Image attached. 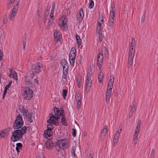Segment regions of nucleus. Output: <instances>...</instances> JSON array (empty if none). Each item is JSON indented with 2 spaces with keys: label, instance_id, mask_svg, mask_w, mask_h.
<instances>
[{
  "label": "nucleus",
  "instance_id": "6e6d98bb",
  "mask_svg": "<svg viewBox=\"0 0 158 158\" xmlns=\"http://www.w3.org/2000/svg\"><path fill=\"white\" fill-rule=\"evenodd\" d=\"M72 131V135L73 137H75L76 136V130L75 129L73 128Z\"/></svg>",
  "mask_w": 158,
  "mask_h": 158
},
{
  "label": "nucleus",
  "instance_id": "ea45409f",
  "mask_svg": "<svg viewBox=\"0 0 158 158\" xmlns=\"http://www.w3.org/2000/svg\"><path fill=\"white\" fill-rule=\"evenodd\" d=\"M89 8L90 9H92L94 7V2L92 0H89Z\"/></svg>",
  "mask_w": 158,
  "mask_h": 158
},
{
  "label": "nucleus",
  "instance_id": "f704fd0d",
  "mask_svg": "<svg viewBox=\"0 0 158 158\" xmlns=\"http://www.w3.org/2000/svg\"><path fill=\"white\" fill-rule=\"evenodd\" d=\"M18 8L19 4L18 2L14 6L12 11L16 13L17 12V10L18 9Z\"/></svg>",
  "mask_w": 158,
  "mask_h": 158
},
{
  "label": "nucleus",
  "instance_id": "6ab92c4d",
  "mask_svg": "<svg viewBox=\"0 0 158 158\" xmlns=\"http://www.w3.org/2000/svg\"><path fill=\"white\" fill-rule=\"evenodd\" d=\"M76 50L74 48L72 47L69 54V58H75L76 56Z\"/></svg>",
  "mask_w": 158,
  "mask_h": 158
},
{
  "label": "nucleus",
  "instance_id": "cd10ccee",
  "mask_svg": "<svg viewBox=\"0 0 158 158\" xmlns=\"http://www.w3.org/2000/svg\"><path fill=\"white\" fill-rule=\"evenodd\" d=\"M75 37L77 40V43L78 45L80 46L81 44V40L80 39V37L77 34L75 35Z\"/></svg>",
  "mask_w": 158,
  "mask_h": 158
},
{
  "label": "nucleus",
  "instance_id": "bb28decb",
  "mask_svg": "<svg viewBox=\"0 0 158 158\" xmlns=\"http://www.w3.org/2000/svg\"><path fill=\"white\" fill-rule=\"evenodd\" d=\"M32 77L31 78H28L26 79L25 82L26 83V84L28 86H31V85H32Z\"/></svg>",
  "mask_w": 158,
  "mask_h": 158
},
{
  "label": "nucleus",
  "instance_id": "a211bd4d",
  "mask_svg": "<svg viewBox=\"0 0 158 158\" xmlns=\"http://www.w3.org/2000/svg\"><path fill=\"white\" fill-rule=\"evenodd\" d=\"M86 81V91L87 92H89L90 88L92 85V81L91 78H87Z\"/></svg>",
  "mask_w": 158,
  "mask_h": 158
},
{
  "label": "nucleus",
  "instance_id": "e433bc0d",
  "mask_svg": "<svg viewBox=\"0 0 158 158\" xmlns=\"http://www.w3.org/2000/svg\"><path fill=\"white\" fill-rule=\"evenodd\" d=\"M53 143H50L48 141L47 142L45 143L46 147L48 149H49L52 146Z\"/></svg>",
  "mask_w": 158,
  "mask_h": 158
},
{
  "label": "nucleus",
  "instance_id": "052dcab7",
  "mask_svg": "<svg viewBox=\"0 0 158 158\" xmlns=\"http://www.w3.org/2000/svg\"><path fill=\"white\" fill-rule=\"evenodd\" d=\"M94 156V153L92 152H90L88 158H93Z\"/></svg>",
  "mask_w": 158,
  "mask_h": 158
},
{
  "label": "nucleus",
  "instance_id": "bf43d9fd",
  "mask_svg": "<svg viewBox=\"0 0 158 158\" xmlns=\"http://www.w3.org/2000/svg\"><path fill=\"white\" fill-rule=\"evenodd\" d=\"M114 80H113V79H110L108 84L110 85H113Z\"/></svg>",
  "mask_w": 158,
  "mask_h": 158
},
{
  "label": "nucleus",
  "instance_id": "a19ab883",
  "mask_svg": "<svg viewBox=\"0 0 158 158\" xmlns=\"http://www.w3.org/2000/svg\"><path fill=\"white\" fill-rule=\"evenodd\" d=\"M111 94V93H108L106 92V102L109 101Z\"/></svg>",
  "mask_w": 158,
  "mask_h": 158
},
{
  "label": "nucleus",
  "instance_id": "8fccbe9b",
  "mask_svg": "<svg viewBox=\"0 0 158 158\" xmlns=\"http://www.w3.org/2000/svg\"><path fill=\"white\" fill-rule=\"evenodd\" d=\"M129 109L130 111L132 112L133 113L136 110V108L134 106H130Z\"/></svg>",
  "mask_w": 158,
  "mask_h": 158
},
{
  "label": "nucleus",
  "instance_id": "20e7f679",
  "mask_svg": "<svg viewBox=\"0 0 158 158\" xmlns=\"http://www.w3.org/2000/svg\"><path fill=\"white\" fill-rule=\"evenodd\" d=\"M24 121L23 117L20 114L17 117L13 125L14 129H19L22 127L23 125Z\"/></svg>",
  "mask_w": 158,
  "mask_h": 158
},
{
  "label": "nucleus",
  "instance_id": "412c9836",
  "mask_svg": "<svg viewBox=\"0 0 158 158\" xmlns=\"http://www.w3.org/2000/svg\"><path fill=\"white\" fill-rule=\"evenodd\" d=\"M49 130H46L44 131V136L45 138H48V137H50L53 135V132L52 131V133H51V132H50Z\"/></svg>",
  "mask_w": 158,
  "mask_h": 158
},
{
  "label": "nucleus",
  "instance_id": "5701e85b",
  "mask_svg": "<svg viewBox=\"0 0 158 158\" xmlns=\"http://www.w3.org/2000/svg\"><path fill=\"white\" fill-rule=\"evenodd\" d=\"M119 136V134H118V133H115L114 135L113 140L114 145V146H115V143H116L118 141V137Z\"/></svg>",
  "mask_w": 158,
  "mask_h": 158
},
{
  "label": "nucleus",
  "instance_id": "aec40b11",
  "mask_svg": "<svg viewBox=\"0 0 158 158\" xmlns=\"http://www.w3.org/2000/svg\"><path fill=\"white\" fill-rule=\"evenodd\" d=\"M139 132L135 131V132L134 134L133 139V144L135 145L137 143L138 139V136L139 134Z\"/></svg>",
  "mask_w": 158,
  "mask_h": 158
},
{
  "label": "nucleus",
  "instance_id": "58836bf2",
  "mask_svg": "<svg viewBox=\"0 0 158 158\" xmlns=\"http://www.w3.org/2000/svg\"><path fill=\"white\" fill-rule=\"evenodd\" d=\"M49 14V12L47 11L46 12H45L44 13V17L43 19V23H45L46 22L47 18L48 17Z\"/></svg>",
  "mask_w": 158,
  "mask_h": 158
},
{
  "label": "nucleus",
  "instance_id": "79ce46f5",
  "mask_svg": "<svg viewBox=\"0 0 158 158\" xmlns=\"http://www.w3.org/2000/svg\"><path fill=\"white\" fill-rule=\"evenodd\" d=\"M26 38L25 37H24L23 38V50L25 49V48L26 46Z\"/></svg>",
  "mask_w": 158,
  "mask_h": 158
},
{
  "label": "nucleus",
  "instance_id": "f3484780",
  "mask_svg": "<svg viewBox=\"0 0 158 158\" xmlns=\"http://www.w3.org/2000/svg\"><path fill=\"white\" fill-rule=\"evenodd\" d=\"M107 126L106 125H105L101 133L100 138L101 139H103L105 138L107 130Z\"/></svg>",
  "mask_w": 158,
  "mask_h": 158
},
{
  "label": "nucleus",
  "instance_id": "a878e982",
  "mask_svg": "<svg viewBox=\"0 0 158 158\" xmlns=\"http://www.w3.org/2000/svg\"><path fill=\"white\" fill-rule=\"evenodd\" d=\"M11 76H12L13 78L15 80H17L18 79L17 74L15 71H14L13 73H10L9 75V77H11Z\"/></svg>",
  "mask_w": 158,
  "mask_h": 158
},
{
  "label": "nucleus",
  "instance_id": "69168bd1",
  "mask_svg": "<svg viewBox=\"0 0 158 158\" xmlns=\"http://www.w3.org/2000/svg\"><path fill=\"white\" fill-rule=\"evenodd\" d=\"M52 21H51L49 19L48 20V25H49V26H51L52 24Z\"/></svg>",
  "mask_w": 158,
  "mask_h": 158
},
{
  "label": "nucleus",
  "instance_id": "338daca9",
  "mask_svg": "<svg viewBox=\"0 0 158 158\" xmlns=\"http://www.w3.org/2000/svg\"><path fill=\"white\" fill-rule=\"evenodd\" d=\"M133 113L132 112L130 111H129V118H130L132 116Z\"/></svg>",
  "mask_w": 158,
  "mask_h": 158
},
{
  "label": "nucleus",
  "instance_id": "864d4df0",
  "mask_svg": "<svg viewBox=\"0 0 158 158\" xmlns=\"http://www.w3.org/2000/svg\"><path fill=\"white\" fill-rule=\"evenodd\" d=\"M12 82L11 81H10L9 82V84H8L7 85H6L5 87V89H8L10 87L12 84Z\"/></svg>",
  "mask_w": 158,
  "mask_h": 158
},
{
  "label": "nucleus",
  "instance_id": "0e129e2a",
  "mask_svg": "<svg viewBox=\"0 0 158 158\" xmlns=\"http://www.w3.org/2000/svg\"><path fill=\"white\" fill-rule=\"evenodd\" d=\"M55 6V3L54 2H53L52 3V9L54 10Z\"/></svg>",
  "mask_w": 158,
  "mask_h": 158
},
{
  "label": "nucleus",
  "instance_id": "f257e3e1",
  "mask_svg": "<svg viewBox=\"0 0 158 158\" xmlns=\"http://www.w3.org/2000/svg\"><path fill=\"white\" fill-rule=\"evenodd\" d=\"M135 39L134 37L131 38V41L130 44L129 51L128 57V67L130 68L133 64V60L135 52Z\"/></svg>",
  "mask_w": 158,
  "mask_h": 158
},
{
  "label": "nucleus",
  "instance_id": "5fc2aeb1",
  "mask_svg": "<svg viewBox=\"0 0 158 158\" xmlns=\"http://www.w3.org/2000/svg\"><path fill=\"white\" fill-rule=\"evenodd\" d=\"M102 27H100L99 26L97 27V33L99 34L101 32V30L102 29Z\"/></svg>",
  "mask_w": 158,
  "mask_h": 158
},
{
  "label": "nucleus",
  "instance_id": "c03bdc74",
  "mask_svg": "<svg viewBox=\"0 0 158 158\" xmlns=\"http://www.w3.org/2000/svg\"><path fill=\"white\" fill-rule=\"evenodd\" d=\"M75 58H69V62L71 66L74 65Z\"/></svg>",
  "mask_w": 158,
  "mask_h": 158
},
{
  "label": "nucleus",
  "instance_id": "13d9d810",
  "mask_svg": "<svg viewBox=\"0 0 158 158\" xmlns=\"http://www.w3.org/2000/svg\"><path fill=\"white\" fill-rule=\"evenodd\" d=\"M16 147L21 148L23 146L22 144L20 143H18L16 144Z\"/></svg>",
  "mask_w": 158,
  "mask_h": 158
},
{
  "label": "nucleus",
  "instance_id": "dca6fc26",
  "mask_svg": "<svg viewBox=\"0 0 158 158\" xmlns=\"http://www.w3.org/2000/svg\"><path fill=\"white\" fill-rule=\"evenodd\" d=\"M77 20L80 23L82 20L84 16V12L82 8L81 9L78 11L77 14Z\"/></svg>",
  "mask_w": 158,
  "mask_h": 158
},
{
  "label": "nucleus",
  "instance_id": "de8ad7c7",
  "mask_svg": "<svg viewBox=\"0 0 158 158\" xmlns=\"http://www.w3.org/2000/svg\"><path fill=\"white\" fill-rule=\"evenodd\" d=\"M54 10L53 9H52L50 15V17L52 19H54V16L53 14L54 13Z\"/></svg>",
  "mask_w": 158,
  "mask_h": 158
},
{
  "label": "nucleus",
  "instance_id": "3c124183",
  "mask_svg": "<svg viewBox=\"0 0 158 158\" xmlns=\"http://www.w3.org/2000/svg\"><path fill=\"white\" fill-rule=\"evenodd\" d=\"M154 156H155V150L154 149H153L152 151L151 154L150 158H154Z\"/></svg>",
  "mask_w": 158,
  "mask_h": 158
},
{
  "label": "nucleus",
  "instance_id": "c9c22d12",
  "mask_svg": "<svg viewBox=\"0 0 158 158\" xmlns=\"http://www.w3.org/2000/svg\"><path fill=\"white\" fill-rule=\"evenodd\" d=\"M18 8L19 4L18 2L14 6L12 11L16 13L17 12V10L18 9Z\"/></svg>",
  "mask_w": 158,
  "mask_h": 158
},
{
  "label": "nucleus",
  "instance_id": "49530a36",
  "mask_svg": "<svg viewBox=\"0 0 158 158\" xmlns=\"http://www.w3.org/2000/svg\"><path fill=\"white\" fill-rule=\"evenodd\" d=\"M92 75V72L91 70H89L88 71L87 73V78H91V77Z\"/></svg>",
  "mask_w": 158,
  "mask_h": 158
},
{
  "label": "nucleus",
  "instance_id": "e2e57ef3",
  "mask_svg": "<svg viewBox=\"0 0 158 158\" xmlns=\"http://www.w3.org/2000/svg\"><path fill=\"white\" fill-rule=\"evenodd\" d=\"M122 128H119V129L118 130L117 132L115 133H118L119 134V133H121L122 131Z\"/></svg>",
  "mask_w": 158,
  "mask_h": 158
},
{
  "label": "nucleus",
  "instance_id": "c85d7f7f",
  "mask_svg": "<svg viewBox=\"0 0 158 158\" xmlns=\"http://www.w3.org/2000/svg\"><path fill=\"white\" fill-rule=\"evenodd\" d=\"M103 77V74L102 72H100L98 75V80L100 83H101L102 81V80Z\"/></svg>",
  "mask_w": 158,
  "mask_h": 158
},
{
  "label": "nucleus",
  "instance_id": "9d476101",
  "mask_svg": "<svg viewBox=\"0 0 158 158\" xmlns=\"http://www.w3.org/2000/svg\"><path fill=\"white\" fill-rule=\"evenodd\" d=\"M56 143L59 145L60 148L63 149H66L69 147L68 141L65 139L57 141Z\"/></svg>",
  "mask_w": 158,
  "mask_h": 158
},
{
  "label": "nucleus",
  "instance_id": "39448f33",
  "mask_svg": "<svg viewBox=\"0 0 158 158\" xmlns=\"http://www.w3.org/2000/svg\"><path fill=\"white\" fill-rule=\"evenodd\" d=\"M20 110L23 115L26 118L30 123H32L33 120L31 118L32 114L30 113L27 110H26L23 106H20Z\"/></svg>",
  "mask_w": 158,
  "mask_h": 158
},
{
  "label": "nucleus",
  "instance_id": "37998d69",
  "mask_svg": "<svg viewBox=\"0 0 158 158\" xmlns=\"http://www.w3.org/2000/svg\"><path fill=\"white\" fill-rule=\"evenodd\" d=\"M27 129V127L25 126H24L21 128V131L22 132V133L23 134H23H24L26 132V130Z\"/></svg>",
  "mask_w": 158,
  "mask_h": 158
},
{
  "label": "nucleus",
  "instance_id": "680f3d73",
  "mask_svg": "<svg viewBox=\"0 0 158 158\" xmlns=\"http://www.w3.org/2000/svg\"><path fill=\"white\" fill-rule=\"evenodd\" d=\"M145 15H143V16L142 17V19H141V22H144L145 21Z\"/></svg>",
  "mask_w": 158,
  "mask_h": 158
},
{
  "label": "nucleus",
  "instance_id": "423d86ee",
  "mask_svg": "<svg viewBox=\"0 0 158 158\" xmlns=\"http://www.w3.org/2000/svg\"><path fill=\"white\" fill-rule=\"evenodd\" d=\"M21 130H16L12 133V135L11 137V140L14 142L16 141L21 138L23 134Z\"/></svg>",
  "mask_w": 158,
  "mask_h": 158
},
{
  "label": "nucleus",
  "instance_id": "7c9ffc66",
  "mask_svg": "<svg viewBox=\"0 0 158 158\" xmlns=\"http://www.w3.org/2000/svg\"><path fill=\"white\" fill-rule=\"evenodd\" d=\"M76 150V149L75 148V147L73 146H72L71 150V153L72 156V157L73 158L74 157L76 156V155L75 153Z\"/></svg>",
  "mask_w": 158,
  "mask_h": 158
},
{
  "label": "nucleus",
  "instance_id": "7ed1b4c3",
  "mask_svg": "<svg viewBox=\"0 0 158 158\" xmlns=\"http://www.w3.org/2000/svg\"><path fill=\"white\" fill-rule=\"evenodd\" d=\"M115 6L114 4H111V10L109 14V19L107 23V25L110 27H112L114 22V14L115 13Z\"/></svg>",
  "mask_w": 158,
  "mask_h": 158
},
{
  "label": "nucleus",
  "instance_id": "393cba45",
  "mask_svg": "<svg viewBox=\"0 0 158 158\" xmlns=\"http://www.w3.org/2000/svg\"><path fill=\"white\" fill-rule=\"evenodd\" d=\"M62 116L61 120V123L64 126H67V120L65 117V115H63Z\"/></svg>",
  "mask_w": 158,
  "mask_h": 158
},
{
  "label": "nucleus",
  "instance_id": "9b49d317",
  "mask_svg": "<svg viewBox=\"0 0 158 158\" xmlns=\"http://www.w3.org/2000/svg\"><path fill=\"white\" fill-rule=\"evenodd\" d=\"M75 98L77 102V107L78 110L80 109L81 104V94L79 92H76L75 94Z\"/></svg>",
  "mask_w": 158,
  "mask_h": 158
},
{
  "label": "nucleus",
  "instance_id": "c756f323",
  "mask_svg": "<svg viewBox=\"0 0 158 158\" xmlns=\"http://www.w3.org/2000/svg\"><path fill=\"white\" fill-rule=\"evenodd\" d=\"M113 85H110L108 84L106 92V93H111L112 89L113 87Z\"/></svg>",
  "mask_w": 158,
  "mask_h": 158
},
{
  "label": "nucleus",
  "instance_id": "774afa93",
  "mask_svg": "<svg viewBox=\"0 0 158 158\" xmlns=\"http://www.w3.org/2000/svg\"><path fill=\"white\" fill-rule=\"evenodd\" d=\"M110 79H113V80H114V76L113 74H112L110 76Z\"/></svg>",
  "mask_w": 158,
  "mask_h": 158
},
{
  "label": "nucleus",
  "instance_id": "ddd939ff",
  "mask_svg": "<svg viewBox=\"0 0 158 158\" xmlns=\"http://www.w3.org/2000/svg\"><path fill=\"white\" fill-rule=\"evenodd\" d=\"M103 59L102 53L101 52L98 53L97 60V65L99 68H101L102 64Z\"/></svg>",
  "mask_w": 158,
  "mask_h": 158
},
{
  "label": "nucleus",
  "instance_id": "6e6552de",
  "mask_svg": "<svg viewBox=\"0 0 158 158\" xmlns=\"http://www.w3.org/2000/svg\"><path fill=\"white\" fill-rule=\"evenodd\" d=\"M54 116L56 117V120L58 121L60 119V116L65 115L63 108H61L59 109V108L55 106L54 108Z\"/></svg>",
  "mask_w": 158,
  "mask_h": 158
},
{
  "label": "nucleus",
  "instance_id": "473e14b6",
  "mask_svg": "<svg viewBox=\"0 0 158 158\" xmlns=\"http://www.w3.org/2000/svg\"><path fill=\"white\" fill-rule=\"evenodd\" d=\"M141 123V120H139L138 122L137 125L135 130V131L139 132Z\"/></svg>",
  "mask_w": 158,
  "mask_h": 158
},
{
  "label": "nucleus",
  "instance_id": "a18cd8bd",
  "mask_svg": "<svg viewBox=\"0 0 158 158\" xmlns=\"http://www.w3.org/2000/svg\"><path fill=\"white\" fill-rule=\"evenodd\" d=\"M16 13L12 11L10 18V19L11 21H12L14 19L15 17V16Z\"/></svg>",
  "mask_w": 158,
  "mask_h": 158
},
{
  "label": "nucleus",
  "instance_id": "4c0bfd02",
  "mask_svg": "<svg viewBox=\"0 0 158 158\" xmlns=\"http://www.w3.org/2000/svg\"><path fill=\"white\" fill-rule=\"evenodd\" d=\"M68 92V90L66 89H64L63 90L62 96L64 99H66Z\"/></svg>",
  "mask_w": 158,
  "mask_h": 158
},
{
  "label": "nucleus",
  "instance_id": "b1692460",
  "mask_svg": "<svg viewBox=\"0 0 158 158\" xmlns=\"http://www.w3.org/2000/svg\"><path fill=\"white\" fill-rule=\"evenodd\" d=\"M103 21V19L102 16H100L98 20V26H99L102 27V23Z\"/></svg>",
  "mask_w": 158,
  "mask_h": 158
},
{
  "label": "nucleus",
  "instance_id": "2f4dec72",
  "mask_svg": "<svg viewBox=\"0 0 158 158\" xmlns=\"http://www.w3.org/2000/svg\"><path fill=\"white\" fill-rule=\"evenodd\" d=\"M47 130L50 131V132H51V133H52V130L54 128L53 124L52 123H49V124L47 125Z\"/></svg>",
  "mask_w": 158,
  "mask_h": 158
},
{
  "label": "nucleus",
  "instance_id": "4468645a",
  "mask_svg": "<svg viewBox=\"0 0 158 158\" xmlns=\"http://www.w3.org/2000/svg\"><path fill=\"white\" fill-rule=\"evenodd\" d=\"M10 131V128L8 127L4 130L0 131V138H5L7 137L8 135V132Z\"/></svg>",
  "mask_w": 158,
  "mask_h": 158
},
{
  "label": "nucleus",
  "instance_id": "f8f14e48",
  "mask_svg": "<svg viewBox=\"0 0 158 158\" xmlns=\"http://www.w3.org/2000/svg\"><path fill=\"white\" fill-rule=\"evenodd\" d=\"M50 118L47 121V122L49 123H52V124H55L56 126H58L59 125V120H55L53 119H52L53 118L56 120V117L54 116V115L52 113H51L49 115Z\"/></svg>",
  "mask_w": 158,
  "mask_h": 158
},
{
  "label": "nucleus",
  "instance_id": "603ef678",
  "mask_svg": "<svg viewBox=\"0 0 158 158\" xmlns=\"http://www.w3.org/2000/svg\"><path fill=\"white\" fill-rule=\"evenodd\" d=\"M81 80L78 79L77 81V87L78 88H80L81 87Z\"/></svg>",
  "mask_w": 158,
  "mask_h": 158
},
{
  "label": "nucleus",
  "instance_id": "72a5a7b5",
  "mask_svg": "<svg viewBox=\"0 0 158 158\" xmlns=\"http://www.w3.org/2000/svg\"><path fill=\"white\" fill-rule=\"evenodd\" d=\"M18 8L19 4L18 2L14 6L12 11L16 13L17 12V10L18 9Z\"/></svg>",
  "mask_w": 158,
  "mask_h": 158
},
{
  "label": "nucleus",
  "instance_id": "f03ea898",
  "mask_svg": "<svg viewBox=\"0 0 158 158\" xmlns=\"http://www.w3.org/2000/svg\"><path fill=\"white\" fill-rule=\"evenodd\" d=\"M61 64L63 67V74L62 76V81L65 82L67 80L69 68L68 63L65 59H63L61 60Z\"/></svg>",
  "mask_w": 158,
  "mask_h": 158
},
{
  "label": "nucleus",
  "instance_id": "4d7b16f0",
  "mask_svg": "<svg viewBox=\"0 0 158 158\" xmlns=\"http://www.w3.org/2000/svg\"><path fill=\"white\" fill-rule=\"evenodd\" d=\"M7 89L5 88L3 92V95L2 97V98L3 99H4L5 98V96L7 93Z\"/></svg>",
  "mask_w": 158,
  "mask_h": 158
},
{
  "label": "nucleus",
  "instance_id": "1a4fd4ad",
  "mask_svg": "<svg viewBox=\"0 0 158 158\" xmlns=\"http://www.w3.org/2000/svg\"><path fill=\"white\" fill-rule=\"evenodd\" d=\"M42 67L41 64L38 62L37 63L32 65L31 71L33 75H35L36 73H38L40 72V68Z\"/></svg>",
  "mask_w": 158,
  "mask_h": 158
},
{
  "label": "nucleus",
  "instance_id": "09e8293b",
  "mask_svg": "<svg viewBox=\"0 0 158 158\" xmlns=\"http://www.w3.org/2000/svg\"><path fill=\"white\" fill-rule=\"evenodd\" d=\"M103 34H99V41L101 43L103 38Z\"/></svg>",
  "mask_w": 158,
  "mask_h": 158
},
{
  "label": "nucleus",
  "instance_id": "4be33fe9",
  "mask_svg": "<svg viewBox=\"0 0 158 158\" xmlns=\"http://www.w3.org/2000/svg\"><path fill=\"white\" fill-rule=\"evenodd\" d=\"M59 25L60 27H63L65 28H67V19L64 18L63 20H62L61 23Z\"/></svg>",
  "mask_w": 158,
  "mask_h": 158
},
{
  "label": "nucleus",
  "instance_id": "0eeeda50",
  "mask_svg": "<svg viewBox=\"0 0 158 158\" xmlns=\"http://www.w3.org/2000/svg\"><path fill=\"white\" fill-rule=\"evenodd\" d=\"M33 92L32 89L28 87H26L24 91L23 96L24 98L29 100L33 97Z\"/></svg>",
  "mask_w": 158,
  "mask_h": 158
},
{
  "label": "nucleus",
  "instance_id": "2eb2a0df",
  "mask_svg": "<svg viewBox=\"0 0 158 158\" xmlns=\"http://www.w3.org/2000/svg\"><path fill=\"white\" fill-rule=\"evenodd\" d=\"M54 39L55 41L58 42L60 41L62 38L61 35L60 34L59 31H58L56 30H55L54 33Z\"/></svg>",
  "mask_w": 158,
  "mask_h": 158
}]
</instances>
